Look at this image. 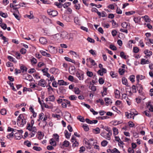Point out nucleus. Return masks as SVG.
<instances>
[{"mask_svg":"<svg viewBox=\"0 0 153 153\" xmlns=\"http://www.w3.org/2000/svg\"><path fill=\"white\" fill-rule=\"evenodd\" d=\"M108 133L106 134L104 132H102L100 134V135L105 138L110 140L111 139V136L112 131L111 130H109V131H107Z\"/></svg>","mask_w":153,"mask_h":153,"instance_id":"1","label":"nucleus"},{"mask_svg":"<svg viewBox=\"0 0 153 153\" xmlns=\"http://www.w3.org/2000/svg\"><path fill=\"white\" fill-rule=\"evenodd\" d=\"M65 119L69 123H72L73 122V119L71 114L68 112H65Z\"/></svg>","mask_w":153,"mask_h":153,"instance_id":"2","label":"nucleus"},{"mask_svg":"<svg viewBox=\"0 0 153 153\" xmlns=\"http://www.w3.org/2000/svg\"><path fill=\"white\" fill-rule=\"evenodd\" d=\"M27 129L34 133H36L37 132V130L36 128L35 127L30 126V123L27 124Z\"/></svg>","mask_w":153,"mask_h":153,"instance_id":"3","label":"nucleus"},{"mask_svg":"<svg viewBox=\"0 0 153 153\" xmlns=\"http://www.w3.org/2000/svg\"><path fill=\"white\" fill-rule=\"evenodd\" d=\"M47 12L49 15L52 16H57L58 14L56 11L52 10L51 9L48 10Z\"/></svg>","mask_w":153,"mask_h":153,"instance_id":"4","label":"nucleus"},{"mask_svg":"<svg viewBox=\"0 0 153 153\" xmlns=\"http://www.w3.org/2000/svg\"><path fill=\"white\" fill-rule=\"evenodd\" d=\"M68 36L69 35L68 33L65 31L62 32L60 35V36L62 37V38L65 39H69V38H68Z\"/></svg>","mask_w":153,"mask_h":153,"instance_id":"5","label":"nucleus"},{"mask_svg":"<svg viewBox=\"0 0 153 153\" xmlns=\"http://www.w3.org/2000/svg\"><path fill=\"white\" fill-rule=\"evenodd\" d=\"M71 141L73 143L72 147L73 148L78 146V142L77 141L76 139L74 136H73L71 139Z\"/></svg>","mask_w":153,"mask_h":153,"instance_id":"6","label":"nucleus"},{"mask_svg":"<svg viewBox=\"0 0 153 153\" xmlns=\"http://www.w3.org/2000/svg\"><path fill=\"white\" fill-rule=\"evenodd\" d=\"M48 49L49 51L52 53H55L57 51V49L56 48L50 45L48 46Z\"/></svg>","mask_w":153,"mask_h":153,"instance_id":"7","label":"nucleus"},{"mask_svg":"<svg viewBox=\"0 0 153 153\" xmlns=\"http://www.w3.org/2000/svg\"><path fill=\"white\" fill-rule=\"evenodd\" d=\"M125 115L128 118H133L134 119V116L137 115V114H134L133 112L131 111L130 113H128L127 112H126Z\"/></svg>","mask_w":153,"mask_h":153,"instance_id":"8","label":"nucleus"},{"mask_svg":"<svg viewBox=\"0 0 153 153\" xmlns=\"http://www.w3.org/2000/svg\"><path fill=\"white\" fill-rule=\"evenodd\" d=\"M136 86L137 89L139 93L140 94H142L143 90V88L142 86L141 85L139 84V83H137L136 85Z\"/></svg>","mask_w":153,"mask_h":153,"instance_id":"9","label":"nucleus"},{"mask_svg":"<svg viewBox=\"0 0 153 153\" xmlns=\"http://www.w3.org/2000/svg\"><path fill=\"white\" fill-rule=\"evenodd\" d=\"M60 85H67L69 84L68 82H65L63 80H59L57 83Z\"/></svg>","mask_w":153,"mask_h":153,"instance_id":"10","label":"nucleus"},{"mask_svg":"<svg viewBox=\"0 0 153 153\" xmlns=\"http://www.w3.org/2000/svg\"><path fill=\"white\" fill-rule=\"evenodd\" d=\"M38 85L42 87H45V81L43 79H41L39 82Z\"/></svg>","mask_w":153,"mask_h":153,"instance_id":"11","label":"nucleus"},{"mask_svg":"<svg viewBox=\"0 0 153 153\" xmlns=\"http://www.w3.org/2000/svg\"><path fill=\"white\" fill-rule=\"evenodd\" d=\"M85 121L86 123L90 124H96L98 122V121L97 120H91L88 118L85 119Z\"/></svg>","mask_w":153,"mask_h":153,"instance_id":"12","label":"nucleus"},{"mask_svg":"<svg viewBox=\"0 0 153 153\" xmlns=\"http://www.w3.org/2000/svg\"><path fill=\"white\" fill-rule=\"evenodd\" d=\"M55 99V97L54 95H51L49 96L48 97L46 98L45 101L47 102L49 101L53 102Z\"/></svg>","mask_w":153,"mask_h":153,"instance_id":"13","label":"nucleus"},{"mask_svg":"<svg viewBox=\"0 0 153 153\" xmlns=\"http://www.w3.org/2000/svg\"><path fill=\"white\" fill-rule=\"evenodd\" d=\"M76 76L80 80H82L83 79L84 75L83 73L81 74L77 72L76 73Z\"/></svg>","mask_w":153,"mask_h":153,"instance_id":"14","label":"nucleus"},{"mask_svg":"<svg viewBox=\"0 0 153 153\" xmlns=\"http://www.w3.org/2000/svg\"><path fill=\"white\" fill-rule=\"evenodd\" d=\"M145 77L143 75H138L136 76L137 82V83H139V80H142L145 78Z\"/></svg>","mask_w":153,"mask_h":153,"instance_id":"15","label":"nucleus"},{"mask_svg":"<svg viewBox=\"0 0 153 153\" xmlns=\"http://www.w3.org/2000/svg\"><path fill=\"white\" fill-rule=\"evenodd\" d=\"M69 72L71 74H74L75 72V68L74 66H71L69 68Z\"/></svg>","mask_w":153,"mask_h":153,"instance_id":"16","label":"nucleus"},{"mask_svg":"<svg viewBox=\"0 0 153 153\" xmlns=\"http://www.w3.org/2000/svg\"><path fill=\"white\" fill-rule=\"evenodd\" d=\"M40 42L42 44H45L47 43V40L45 37H41L39 39Z\"/></svg>","mask_w":153,"mask_h":153,"instance_id":"17","label":"nucleus"},{"mask_svg":"<svg viewBox=\"0 0 153 153\" xmlns=\"http://www.w3.org/2000/svg\"><path fill=\"white\" fill-rule=\"evenodd\" d=\"M15 138L16 140H20L22 137L21 134L19 133H16L14 135Z\"/></svg>","mask_w":153,"mask_h":153,"instance_id":"18","label":"nucleus"},{"mask_svg":"<svg viewBox=\"0 0 153 153\" xmlns=\"http://www.w3.org/2000/svg\"><path fill=\"white\" fill-rule=\"evenodd\" d=\"M24 118V117L23 114H20L19 116L17 121V123L18 125H19V124H20V121Z\"/></svg>","mask_w":153,"mask_h":153,"instance_id":"19","label":"nucleus"},{"mask_svg":"<svg viewBox=\"0 0 153 153\" xmlns=\"http://www.w3.org/2000/svg\"><path fill=\"white\" fill-rule=\"evenodd\" d=\"M93 132L95 134H99L100 132V129L98 127H97L93 129L92 130Z\"/></svg>","mask_w":153,"mask_h":153,"instance_id":"20","label":"nucleus"},{"mask_svg":"<svg viewBox=\"0 0 153 153\" xmlns=\"http://www.w3.org/2000/svg\"><path fill=\"white\" fill-rule=\"evenodd\" d=\"M74 23L77 25H80V21L77 17H75L74 19Z\"/></svg>","mask_w":153,"mask_h":153,"instance_id":"21","label":"nucleus"},{"mask_svg":"<svg viewBox=\"0 0 153 153\" xmlns=\"http://www.w3.org/2000/svg\"><path fill=\"white\" fill-rule=\"evenodd\" d=\"M85 144L86 145L87 148L88 149H91L92 146L91 143L90 142V140H87V141H85Z\"/></svg>","mask_w":153,"mask_h":153,"instance_id":"22","label":"nucleus"},{"mask_svg":"<svg viewBox=\"0 0 153 153\" xmlns=\"http://www.w3.org/2000/svg\"><path fill=\"white\" fill-rule=\"evenodd\" d=\"M50 144L53 146H55L56 145V142L54 139L51 138L50 140Z\"/></svg>","mask_w":153,"mask_h":153,"instance_id":"23","label":"nucleus"},{"mask_svg":"<svg viewBox=\"0 0 153 153\" xmlns=\"http://www.w3.org/2000/svg\"><path fill=\"white\" fill-rule=\"evenodd\" d=\"M141 18L140 17H136L134 18V21L136 23L139 24L140 22Z\"/></svg>","mask_w":153,"mask_h":153,"instance_id":"24","label":"nucleus"},{"mask_svg":"<svg viewBox=\"0 0 153 153\" xmlns=\"http://www.w3.org/2000/svg\"><path fill=\"white\" fill-rule=\"evenodd\" d=\"M150 63L149 61V60H146L144 59H141L140 63L141 64L144 65L146 64H149Z\"/></svg>","mask_w":153,"mask_h":153,"instance_id":"25","label":"nucleus"},{"mask_svg":"<svg viewBox=\"0 0 153 153\" xmlns=\"http://www.w3.org/2000/svg\"><path fill=\"white\" fill-rule=\"evenodd\" d=\"M144 53L147 56H150L152 55V51H149V50H145Z\"/></svg>","mask_w":153,"mask_h":153,"instance_id":"26","label":"nucleus"},{"mask_svg":"<svg viewBox=\"0 0 153 153\" xmlns=\"http://www.w3.org/2000/svg\"><path fill=\"white\" fill-rule=\"evenodd\" d=\"M105 101L106 103L108 105L111 104L112 103L111 100L109 98H105Z\"/></svg>","mask_w":153,"mask_h":153,"instance_id":"27","label":"nucleus"},{"mask_svg":"<svg viewBox=\"0 0 153 153\" xmlns=\"http://www.w3.org/2000/svg\"><path fill=\"white\" fill-rule=\"evenodd\" d=\"M122 82L123 84L126 85L127 86H129L128 84L127 80L126 78L123 77V78L122 79Z\"/></svg>","mask_w":153,"mask_h":153,"instance_id":"28","label":"nucleus"},{"mask_svg":"<svg viewBox=\"0 0 153 153\" xmlns=\"http://www.w3.org/2000/svg\"><path fill=\"white\" fill-rule=\"evenodd\" d=\"M40 52L44 56H46L48 57H50L51 56L50 54L47 53L45 51H40Z\"/></svg>","mask_w":153,"mask_h":153,"instance_id":"29","label":"nucleus"},{"mask_svg":"<svg viewBox=\"0 0 153 153\" xmlns=\"http://www.w3.org/2000/svg\"><path fill=\"white\" fill-rule=\"evenodd\" d=\"M142 18H144L145 21L146 22H149L151 21V19H149L148 16L146 15L144 16H142Z\"/></svg>","mask_w":153,"mask_h":153,"instance_id":"30","label":"nucleus"},{"mask_svg":"<svg viewBox=\"0 0 153 153\" xmlns=\"http://www.w3.org/2000/svg\"><path fill=\"white\" fill-rule=\"evenodd\" d=\"M38 138L39 140H41L43 137L44 135H42V132L41 131H38Z\"/></svg>","mask_w":153,"mask_h":153,"instance_id":"31","label":"nucleus"},{"mask_svg":"<svg viewBox=\"0 0 153 153\" xmlns=\"http://www.w3.org/2000/svg\"><path fill=\"white\" fill-rule=\"evenodd\" d=\"M7 59L9 61L13 62H14L16 63L17 62L15 58H13L12 57L10 56H8Z\"/></svg>","mask_w":153,"mask_h":153,"instance_id":"32","label":"nucleus"},{"mask_svg":"<svg viewBox=\"0 0 153 153\" xmlns=\"http://www.w3.org/2000/svg\"><path fill=\"white\" fill-rule=\"evenodd\" d=\"M54 4L58 8H61L63 6V4L60 2H55Z\"/></svg>","mask_w":153,"mask_h":153,"instance_id":"33","label":"nucleus"},{"mask_svg":"<svg viewBox=\"0 0 153 153\" xmlns=\"http://www.w3.org/2000/svg\"><path fill=\"white\" fill-rule=\"evenodd\" d=\"M21 122L22 123L21 124L20 123V124H20L19 126L22 127L25 124H26V120L24 119V118L22 120Z\"/></svg>","mask_w":153,"mask_h":153,"instance_id":"34","label":"nucleus"},{"mask_svg":"<svg viewBox=\"0 0 153 153\" xmlns=\"http://www.w3.org/2000/svg\"><path fill=\"white\" fill-rule=\"evenodd\" d=\"M113 134L114 135H117L118 133V129L115 127H114L113 128Z\"/></svg>","mask_w":153,"mask_h":153,"instance_id":"35","label":"nucleus"},{"mask_svg":"<svg viewBox=\"0 0 153 153\" xmlns=\"http://www.w3.org/2000/svg\"><path fill=\"white\" fill-rule=\"evenodd\" d=\"M62 145L65 147H68L69 145V142L68 141L65 140L63 142Z\"/></svg>","mask_w":153,"mask_h":153,"instance_id":"36","label":"nucleus"},{"mask_svg":"<svg viewBox=\"0 0 153 153\" xmlns=\"http://www.w3.org/2000/svg\"><path fill=\"white\" fill-rule=\"evenodd\" d=\"M89 52L94 56H96L97 55L96 51L93 49H91L89 51Z\"/></svg>","mask_w":153,"mask_h":153,"instance_id":"37","label":"nucleus"},{"mask_svg":"<svg viewBox=\"0 0 153 153\" xmlns=\"http://www.w3.org/2000/svg\"><path fill=\"white\" fill-rule=\"evenodd\" d=\"M108 143V142L106 140H104L101 142V145L103 147L106 146Z\"/></svg>","mask_w":153,"mask_h":153,"instance_id":"38","label":"nucleus"},{"mask_svg":"<svg viewBox=\"0 0 153 153\" xmlns=\"http://www.w3.org/2000/svg\"><path fill=\"white\" fill-rule=\"evenodd\" d=\"M0 15L4 18H7V13H3L1 11H0Z\"/></svg>","mask_w":153,"mask_h":153,"instance_id":"39","label":"nucleus"},{"mask_svg":"<svg viewBox=\"0 0 153 153\" xmlns=\"http://www.w3.org/2000/svg\"><path fill=\"white\" fill-rule=\"evenodd\" d=\"M82 127L84 128L85 131H88L89 130V128L86 124H85L82 126Z\"/></svg>","mask_w":153,"mask_h":153,"instance_id":"40","label":"nucleus"},{"mask_svg":"<svg viewBox=\"0 0 153 153\" xmlns=\"http://www.w3.org/2000/svg\"><path fill=\"white\" fill-rule=\"evenodd\" d=\"M69 99L71 100H76L77 97L74 95H71L69 97Z\"/></svg>","mask_w":153,"mask_h":153,"instance_id":"41","label":"nucleus"},{"mask_svg":"<svg viewBox=\"0 0 153 153\" xmlns=\"http://www.w3.org/2000/svg\"><path fill=\"white\" fill-rule=\"evenodd\" d=\"M125 71V69L122 68H120L119 70V73L120 75H123L124 74Z\"/></svg>","mask_w":153,"mask_h":153,"instance_id":"42","label":"nucleus"},{"mask_svg":"<svg viewBox=\"0 0 153 153\" xmlns=\"http://www.w3.org/2000/svg\"><path fill=\"white\" fill-rule=\"evenodd\" d=\"M122 27L124 28H127L128 26V25L126 22H123L121 24Z\"/></svg>","mask_w":153,"mask_h":153,"instance_id":"43","label":"nucleus"},{"mask_svg":"<svg viewBox=\"0 0 153 153\" xmlns=\"http://www.w3.org/2000/svg\"><path fill=\"white\" fill-rule=\"evenodd\" d=\"M107 88L106 87H103V91L101 92L102 93V96H104V95H106L107 94Z\"/></svg>","mask_w":153,"mask_h":153,"instance_id":"44","label":"nucleus"},{"mask_svg":"<svg viewBox=\"0 0 153 153\" xmlns=\"http://www.w3.org/2000/svg\"><path fill=\"white\" fill-rule=\"evenodd\" d=\"M33 149L36 151H40L42 150V149L41 147L36 146H33Z\"/></svg>","mask_w":153,"mask_h":153,"instance_id":"45","label":"nucleus"},{"mask_svg":"<svg viewBox=\"0 0 153 153\" xmlns=\"http://www.w3.org/2000/svg\"><path fill=\"white\" fill-rule=\"evenodd\" d=\"M71 4L70 2H66L63 4V6L64 8H67L68 6H70Z\"/></svg>","mask_w":153,"mask_h":153,"instance_id":"46","label":"nucleus"},{"mask_svg":"<svg viewBox=\"0 0 153 153\" xmlns=\"http://www.w3.org/2000/svg\"><path fill=\"white\" fill-rule=\"evenodd\" d=\"M60 36V35L59 33H57L55 35H53V38H54L55 40H58L59 37Z\"/></svg>","mask_w":153,"mask_h":153,"instance_id":"47","label":"nucleus"},{"mask_svg":"<svg viewBox=\"0 0 153 153\" xmlns=\"http://www.w3.org/2000/svg\"><path fill=\"white\" fill-rule=\"evenodd\" d=\"M0 112L2 115H5L6 114V110L5 108L2 109Z\"/></svg>","mask_w":153,"mask_h":153,"instance_id":"48","label":"nucleus"},{"mask_svg":"<svg viewBox=\"0 0 153 153\" xmlns=\"http://www.w3.org/2000/svg\"><path fill=\"white\" fill-rule=\"evenodd\" d=\"M80 91L79 90L78 88L77 87L74 88V92L76 94H79L80 93Z\"/></svg>","mask_w":153,"mask_h":153,"instance_id":"49","label":"nucleus"},{"mask_svg":"<svg viewBox=\"0 0 153 153\" xmlns=\"http://www.w3.org/2000/svg\"><path fill=\"white\" fill-rule=\"evenodd\" d=\"M77 118L81 122H84L85 121L84 118L81 116H78L77 117Z\"/></svg>","mask_w":153,"mask_h":153,"instance_id":"50","label":"nucleus"},{"mask_svg":"<svg viewBox=\"0 0 153 153\" xmlns=\"http://www.w3.org/2000/svg\"><path fill=\"white\" fill-rule=\"evenodd\" d=\"M133 43V41L132 40H129L128 43V47L129 48H131L132 47V43Z\"/></svg>","mask_w":153,"mask_h":153,"instance_id":"51","label":"nucleus"},{"mask_svg":"<svg viewBox=\"0 0 153 153\" xmlns=\"http://www.w3.org/2000/svg\"><path fill=\"white\" fill-rule=\"evenodd\" d=\"M57 69L55 68H52L50 69V72L52 74H54Z\"/></svg>","mask_w":153,"mask_h":153,"instance_id":"52","label":"nucleus"},{"mask_svg":"<svg viewBox=\"0 0 153 153\" xmlns=\"http://www.w3.org/2000/svg\"><path fill=\"white\" fill-rule=\"evenodd\" d=\"M89 60L91 63V65L93 66H94L97 65V64L95 63L94 60L93 59H91V58H89Z\"/></svg>","mask_w":153,"mask_h":153,"instance_id":"53","label":"nucleus"},{"mask_svg":"<svg viewBox=\"0 0 153 153\" xmlns=\"http://www.w3.org/2000/svg\"><path fill=\"white\" fill-rule=\"evenodd\" d=\"M108 118L107 116H102V117H97V118L98 120H104Z\"/></svg>","mask_w":153,"mask_h":153,"instance_id":"54","label":"nucleus"},{"mask_svg":"<svg viewBox=\"0 0 153 153\" xmlns=\"http://www.w3.org/2000/svg\"><path fill=\"white\" fill-rule=\"evenodd\" d=\"M134 78H135V76L134 75H132L131 76H129V79L132 82H134Z\"/></svg>","mask_w":153,"mask_h":153,"instance_id":"55","label":"nucleus"},{"mask_svg":"<svg viewBox=\"0 0 153 153\" xmlns=\"http://www.w3.org/2000/svg\"><path fill=\"white\" fill-rule=\"evenodd\" d=\"M53 136H54V139L56 141H58L59 137V135L57 134H53Z\"/></svg>","mask_w":153,"mask_h":153,"instance_id":"56","label":"nucleus"},{"mask_svg":"<svg viewBox=\"0 0 153 153\" xmlns=\"http://www.w3.org/2000/svg\"><path fill=\"white\" fill-rule=\"evenodd\" d=\"M65 59L67 61H68V62H70L72 63H74V60H72L70 58H69L68 57H65Z\"/></svg>","mask_w":153,"mask_h":153,"instance_id":"57","label":"nucleus"},{"mask_svg":"<svg viewBox=\"0 0 153 153\" xmlns=\"http://www.w3.org/2000/svg\"><path fill=\"white\" fill-rule=\"evenodd\" d=\"M64 133L66 138L67 139H69V135H68L69 134L68 131L67 130H65L64 131Z\"/></svg>","mask_w":153,"mask_h":153,"instance_id":"58","label":"nucleus"},{"mask_svg":"<svg viewBox=\"0 0 153 153\" xmlns=\"http://www.w3.org/2000/svg\"><path fill=\"white\" fill-rule=\"evenodd\" d=\"M87 75L89 77H91L93 75V73L92 72L88 71L86 73Z\"/></svg>","mask_w":153,"mask_h":153,"instance_id":"59","label":"nucleus"},{"mask_svg":"<svg viewBox=\"0 0 153 153\" xmlns=\"http://www.w3.org/2000/svg\"><path fill=\"white\" fill-rule=\"evenodd\" d=\"M0 26L4 30H5L7 28V25L5 23L1 24L0 25Z\"/></svg>","mask_w":153,"mask_h":153,"instance_id":"60","label":"nucleus"},{"mask_svg":"<svg viewBox=\"0 0 153 153\" xmlns=\"http://www.w3.org/2000/svg\"><path fill=\"white\" fill-rule=\"evenodd\" d=\"M24 144H25L28 147H30L31 146V143L28 140L26 141H25L24 142Z\"/></svg>","mask_w":153,"mask_h":153,"instance_id":"61","label":"nucleus"},{"mask_svg":"<svg viewBox=\"0 0 153 153\" xmlns=\"http://www.w3.org/2000/svg\"><path fill=\"white\" fill-rule=\"evenodd\" d=\"M110 48L113 51H115L117 50L116 47L113 45H110Z\"/></svg>","mask_w":153,"mask_h":153,"instance_id":"62","label":"nucleus"},{"mask_svg":"<svg viewBox=\"0 0 153 153\" xmlns=\"http://www.w3.org/2000/svg\"><path fill=\"white\" fill-rule=\"evenodd\" d=\"M15 55L16 56V58L17 59H19L21 58V54L20 53L18 52H16L15 53Z\"/></svg>","mask_w":153,"mask_h":153,"instance_id":"63","label":"nucleus"},{"mask_svg":"<svg viewBox=\"0 0 153 153\" xmlns=\"http://www.w3.org/2000/svg\"><path fill=\"white\" fill-rule=\"evenodd\" d=\"M114 93L116 97H119L120 94V92L117 89L116 90L114 91Z\"/></svg>","mask_w":153,"mask_h":153,"instance_id":"64","label":"nucleus"}]
</instances>
